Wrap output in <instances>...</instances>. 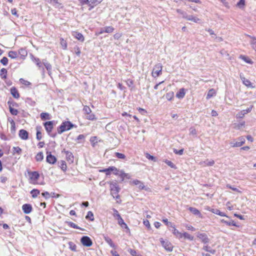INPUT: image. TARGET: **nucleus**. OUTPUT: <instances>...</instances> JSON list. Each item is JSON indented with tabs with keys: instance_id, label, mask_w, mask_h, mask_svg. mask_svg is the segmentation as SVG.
Instances as JSON below:
<instances>
[{
	"instance_id": "nucleus-1",
	"label": "nucleus",
	"mask_w": 256,
	"mask_h": 256,
	"mask_svg": "<svg viewBox=\"0 0 256 256\" xmlns=\"http://www.w3.org/2000/svg\"><path fill=\"white\" fill-rule=\"evenodd\" d=\"M76 128V126L72 124L70 121L63 122L62 124L58 128V134H62V132L70 130L72 128Z\"/></svg>"
},
{
	"instance_id": "nucleus-2",
	"label": "nucleus",
	"mask_w": 256,
	"mask_h": 256,
	"mask_svg": "<svg viewBox=\"0 0 256 256\" xmlns=\"http://www.w3.org/2000/svg\"><path fill=\"white\" fill-rule=\"evenodd\" d=\"M110 192L114 198L118 199L120 196L118 194L120 188L116 182H112L110 184Z\"/></svg>"
},
{
	"instance_id": "nucleus-3",
	"label": "nucleus",
	"mask_w": 256,
	"mask_h": 256,
	"mask_svg": "<svg viewBox=\"0 0 256 256\" xmlns=\"http://www.w3.org/2000/svg\"><path fill=\"white\" fill-rule=\"evenodd\" d=\"M162 66L161 64L158 63L156 64L153 68L152 76L154 78L158 77L162 74Z\"/></svg>"
},
{
	"instance_id": "nucleus-4",
	"label": "nucleus",
	"mask_w": 256,
	"mask_h": 256,
	"mask_svg": "<svg viewBox=\"0 0 256 256\" xmlns=\"http://www.w3.org/2000/svg\"><path fill=\"white\" fill-rule=\"evenodd\" d=\"M245 138L243 136L240 137L238 138V141L236 142H231L230 144L232 147H240L244 144L245 142Z\"/></svg>"
},
{
	"instance_id": "nucleus-5",
	"label": "nucleus",
	"mask_w": 256,
	"mask_h": 256,
	"mask_svg": "<svg viewBox=\"0 0 256 256\" xmlns=\"http://www.w3.org/2000/svg\"><path fill=\"white\" fill-rule=\"evenodd\" d=\"M82 244L86 246L89 247L92 244V242L90 237L88 236H83L80 239Z\"/></svg>"
},
{
	"instance_id": "nucleus-6",
	"label": "nucleus",
	"mask_w": 256,
	"mask_h": 256,
	"mask_svg": "<svg viewBox=\"0 0 256 256\" xmlns=\"http://www.w3.org/2000/svg\"><path fill=\"white\" fill-rule=\"evenodd\" d=\"M197 237L200 239L201 242L204 244H208L210 242V239L206 233L198 232Z\"/></svg>"
},
{
	"instance_id": "nucleus-7",
	"label": "nucleus",
	"mask_w": 256,
	"mask_h": 256,
	"mask_svg": "<svg viewBox=\"0 0 256 256\" xmlns=\"http://www.w3.org/2000/svg\"><path fill=\"white\" fill-rule=\"evenodd\" d=\"M44 126L48 134L50 135L54 128V121L46 122L44 123Z\"/></svg>"
},
{
	"instance_id": "nucleus-8",
	"label": "nucleus",
	"mask_w": 256,
	"mask_h": 256,
	"mask_svg": "<svg viewBox=\"0 0 256 256\" xmlns=\"http://www.w3.org/2000/svg\"><path fill=\"white\" fill-rule=\"evenodd\" d=\"M160 242L162 246L168 252H172L173 249V246L172 244L168 241L164 240L162 239L160 240Z\"/></svg>"
},
{
	"instance_id": "nucleus-9",
	"label": "nucleus",
	"mask_w": 256,
	"mask_h": 256,
	"mask_svg": "<svg viewBox=\"0 0 256 256\" xmlns=\"http://www.w3.org/2000/svg\"><path fill=\"white\" fill-rule=\"evenodd\" d=\"M62 152H64L66 154V160L69 163L71 164L74 162V157L72 152L66 150L65 149L62 150Z\"/></svg>"
},
{
	"instance_id": "nucleus-10",
	"label": "nucleus",
	"mask_w": 256,
	"mask_h": 256,
	"mask_svg": "<svg viewBox=\"0 0 256 256\" xmlns=\"http://www.w3.org/2000/svg\"><path fill=\"white\" fill-rule=\"evenodd\" d=\"M47 156L46 161L50 164H54L56 162V158L51 154L50 152H46Z\"/></svg>"
},
{
	"instance_id": "nucleus-11",
	"label": "nucleus",
	"mask_w": 256,
	"mask_h": 256,
	"mask_svg": "<svg viewBox=\"0 0 256 256\" xmlns=\"http://www.w3.org/2000/svg\"><path fill=\"white\" fill-rule=\"evenodd\" d=\"M252 108H253V106H251L250 108H248L247 109L240 111V112L237 114L236 116V118H242L246 114L252 111Z\"/></svg>"
},
{
	"instance_id": "nucleus-12",
	"label": "nucleus",
	"mask_w": 256,
	"mask_h": 256,
	"mask_svg": "<svg viewBox=\"0 0 256 256\" xmlns=\"http://www.w3.org/2000/svg\"><path fill=\"white\" fill-rule=\"evenodd\" d=\"M22 210L25 214H29L32 212V208L31 204H26L22 205Z\"/></svg>"
},
{
	"instance_id": "nucleus-13",
	"label": "nucleus",
	"mask_w": 256,
	"mask_h": 256,
	"mask_svg": "<svg viewBox=\"0 0 256 256\" xmlns=\"http://www.w3.org/2000/svg\"><path fill=\"white\" fill-rule=\"evenodd\" d=\"M18 135L20 138L24 140H26L28 138V132L23 129L19 131Z\"/></svg>"
},
{
	"instance_id": "nucleus-14",
	"label": "nucleus",
	"mask_w": 256,
	"mask_h": 256,
	"mask_svg": "<svg viewBox=\"0 0 256 256\" xmlns=\"http://www.w3.org/2000/svg\"><path fill=\"white\" fill-rule=\"evenodd\" d=\"M114 214L113 216L118 220V224L122 223V221L124 220L118 211L115 209L113 208Z\"/></svg>"
},
{
	"instance_id": "nucleus-15",
	"label": "nucleus",
	"mask_w": 256,
	"mask_h": 256,
	"mask_svg": "<svg viewBox=\"0 0 256 256\" xmlns=\"http://www.w3.org/2000/svg\"><path fill=\"white\" fill-rule=\"evenodd\" d=\"M132 183L134 185L138 186V188L140 190L145 189V186H144V183L140 180H135L132 182Z\"/></svg>"
},
{
	"instance_id": "nucleus-16",
	"label": "nucleus",
	"mask_w": 256,
	"mask_h": 256,
	"mask_svg": "<svg viewBox=\"0 0 256 256\" xmlns=\"http://www.w3.org/2000/svg\"><path fill=\"white\" fill-rule=\"evenodd\" d=\"M29 174L30 175V178L34 181L37 180L40 177L38 172L36 171L29 172Z\"/></svg>"
},
{
	"instance_id": "nucleus-17",
	"label": "nucleus",
	"mask_w": 256,
	"mask_h": 256,
	"mask_svg": "<svg viewBox=\"0 0 256 256\" xmlns=\"http://www.w3.org/2000/svg\"><path fill=\"white\" fill-rule=\"evenodd\" d=\"M10 94L12 96L16 98H20V94L17 89L15 87H12L10 88Z\"/></svg>"
},
{
	"instance_id": "nucleus-18",
	"label": "nucleus",
	"mask_w": 256,
	"mask_h": 256,
	"mask_svg": "<svg viewBox=\"0 0 256 256\" xmlns=\"http://www.w3.org/2000/svg\"><path fill=\"white\" fill-rule=\"evenodd\" d=\"M188 210H190V211L191 212H192L194 215L198 216L199 218H202V214H200V212L197 208H195L190 207L188 208Z\"/></svg>"
},
{
	"instance_id": "nucleus-19",
	"label": "nucleus",
	"mask_w": 256,
	"mask_h": 256,
	"mask_svg": "<svg viewBox=\"0 0 256 256\" xmlns=\"http://www.w3.org/2000/svg\"><path fill=\"white\" fill-rule=\"evenodd\" d=\"M104 240L109 244V246L114 248H116V246L114 244L113 242L112 239L108 237V236H104Z\"/></svg>"
},
{
	"instance_id": "nucleus-20",
	"label": "nucleus",
	"mask_w": 256,
	"mask_h": 256,
	"mask_svg": "<svg viewBox=\"0 0 256 256\" xmlns=\"http://www.w3.org/2000/svg\"><path fill=\"white\" fill-rule=\"evenodd\" d=\"M210 211L212 212L214 214H218L219 216H226L228 217L224 212H221L220 210L216 208H212L210 210H209Z\"/></svg>"
},
{
	"instance_id": "nucleus-21",
	"label": "nucleus",
	"mask_w": 256,
	"mask_h": 256,
	"mask_svg": "<svg viewBox=\"0 0 256 256\" xmlns=\"http://www.w3.org/2000/svg\"><path fill=\"white\" fill-rule=\"evenodd\" d=\"M102 0H90V4H89V6L90 8H89V10H91L95 6L100 4Z\"/></svg>"
},
{
	"instance_id": "nucleus-22",
	"label": "nucleus",
	"mask_w": 256,
	"mask_h": 256,
	"mask_svg": "<svg viewBox=\"0 0 256 256\" xmlns=\"http://www.w3.org/2000/svg\"><path fill=\"white\" fill-rule=\"evenodd\" d=\"M185 90L184 88H180L176 94V96L178 98H182L185 96Z\"/></svg>"
},
{
	"instance_id": "nucleus-23",
	"label": "nucleus",
	"mask_w": 256,
	"mask_h": 256,
	"mask_svg": "<svg viewBox=\"0 0 256 256\" xmlns=\"http://www.w3.org/2000/svg\"><path fill=\"white\" fill-rule=\"evenodd\" d=\"M73 36H74L76 38H77L80 42H84V36L80 32H74L73 34Z\"/></svg>"
},
{
	"instance_id": "nucleus-24",
	"label": "nucleus",
	"mask_w": 256,
	"mask_h": 256,
	"mask_svg": "<svg viewBox=\"0 0 256 256\" xmlns=\"http://www.w3.org/2000/svg\"><path fill=\"white\" fill-rule=\"evenodd\" d=\"M41 129H42V127L40 126H37L36 127V138L38 140H40L42 138V132H40Z\"/></svg>"
},
{
	"instance_id": "nucleus-25",
	"label": "nucleus",
	"mask_w": 256,
	"mask_h": 256,
	"mask_svg": "<svg viewBox=\"0 0 256 256\" xmlns=\"http://www.w3.org/2000/svg\"><path fill=\"white\" fill-rule=\"evenodd\" d=\"M216 95V92L214 88H211L208 91V92L207 94L206 98L207 100H209L212 97Z\"/></svg>"
},
{
	"instance_id": "nucleus-26",
	"label": "nucleus",
	"mask_w": 256,
	"mask_h": 256,
	"mask_svg": "<svg viewBox=\"0 0 256 256\" xmlns=\"http://www.w3.org/2000/svg\"><path fill=\"white\" fill-rule=\"evenodd\" d=\"M115 168H114V166H110L107 168L103 169L102 170H100V172H105L106 175H110V172L113 171Z\"/></svg>"
},
{
	"instance_id": "nucleus-27",
	"label": "nucleus",
	"mask_w": 256,
	"mask_h": 256,
	"mask_svg": "<svg viewBox=\"0 0 256 256\" xmlns=\"http://www.w3.org/2000/svg\"><path fill=\"white\" fill-rule=\"evenodd\" d=\"M186 20L192 21L194 22H198L200 21V19L192 15H188V16L186 17Z\"/></svg>"
},
{
	"instance_id": "nucleus-28",
	"label": "nucleus",
	"mask_w": 256,
	"mask_h": 256,
	"mask_svg": "<svg viewBox=\"0 0 256 256\" xmlns=\"http://www.w3.org/2000/svg\"><path fill=\"white\" fill-rule=\"evenodd\" d=\"M202 249L206 252H209L212 254H214L216 252V250H213L208 245L204 246L202 248Z\"/></svg>"
},
{
	"instance_id": "nucleus-29",
	"label": "nucleus",
	"mask_w": 256,
	"mask_h": 256,
	"mask_svg": "<svg viewBox=\"0 0 256 256\" xmlns=\"http://www.w3.org/2000/svg\"><path fill=\"white\" fill-rule=\"evenodd\" d=\"M221 222L225 224H226L227 226H236V224L232 220L228 221V220L222 219L221 220Z\"/></svg>"
},
{
	"instance_id": "nucleus-30",
	"label": "nucleus",
	"mask_w": 256,
	"mask_h": 256,
	"mask_svg": "<svg viewBox=\"0 0 256 256\" xmlns=\"http://www.w3.org/2000/svg\"><path fill=\"white\" fill-rule=\"evenodd\" d=\"M7 72V70L4 68L0 70V76L2 79H6V78Z\"/></svg>"
},
{
	"instance_id": "nucleus-31",
	"label": "nucleus",
	"mask_w": 256,
	"mask_h": 256,
	"mask_svg": "<svg viewBox=\"0 0 256 256\" xmlns=\"http://www.w3.org/2000/svg\"><path fill=\"white\" fill-rule=\"evenodd\" d=\"M241 78L242 80L243 84L245 86H246L248 87L254 88V86H252L251 82L248 80L246 79L245 78Z\"/></svg>"
},
{
	"instance_id": "nucleus-32",
	"label": "nucleus",
	"mask_w": 256,
	"mask_h": 256,
	"mask_svg": "<svg viewBox=\"0 0 256 256\" xmlns=\"http://www.w3.org/2000/svg\"><path fill=\"white\" fill-rule=\"evenodd\" d=\"M40 118L42 120H50V114L48 112H42L40 115Z\"/></svg>"
},
{
	"instance_id": "nucleus-33",
	"label": "nucleus",
	"mask_w": 256,
	"mask_h": 256,
	"mask_svg": "<svg viewBox=\"0 0 256 256\" xmlns=\"http://www.w3.org/2000/svg\"><path fill=\"white\" fill-rule=\"evenodd\" d=\"M9 122H10L11 126H10V130L12 133H14L16 132V124L14 120L12 119H8Z\"/></svg>"
},
{
	"instance_id": "nucleus-34",
	"label": "nucleus",
	"mask_w": 256,
	"mask_h": 256,
	"mask_svg": "<svg viewBox=\"0 0 256 256\" xmlns=\"http://www.w3.org/2000/svg\"><path fill=\"white\" fill-rule=\"evenodd\" d=\"M120 176L122 178V181H123L125 178L128 179L130 178V176L128 174L124 172L122 170H121V172H120Z\"/></svg>"
},
{
	"instance_id": "nucleus-35",
	"label": "nucleus",
	"mask_w": 256,
	"mask_h": 256,
	"mask_svg": "<svg viewBox=\"0 0 256 256\" xmlns=\"http://www.w3.org/2000/svg\"><path fill=\"white\" fill-rule=\"evenodd\" d=\"M30 194L33 198H36L40 194V191L38 189H33L30 191Z\"/></svg>"
},
{
	"instance_id": "nucleus-36",
	"label": "nucleus",
	"mask_w": 256,
	"mask_h": 256,
	"mask_svg": "<svg viewBox=\"0 0 256 256\" xmlns=\"http://www.w3.org/2000/svg\"><path fill=\"white\" fill-rule=\"evenodd\" d=\"M52 6H54L55 8H62V6L61 3H60L58 2V0H54L52 4Z\"/></svg>"
},
{
	"instance_id": "nucleus-37",
	"label": "nucleus",
	"mask_w": 256,
	"mask_h": 256,
	"mask_svg": "<svg viewBox=\"0 0 256 256\" xmlns=\"http://www.w3.org/2000/svg\"><path fill=\"white\" fill-rule=\"evenodd\" d=\"M43 64L46 68V70H48V72H50L52 70V65L50 63H48L46 60H43Z\"/></svg>"
},
{
	"instance_id": "nucleus-38",
	"label": "nucleus",
	"mask_w": 256,
	"mask_h": 256,
	"mask_svg": "<svg viewBox=\"0 0 256 256\" xmlns=\"http://www.w3.org/2000/svg\"><path fill=\"white\" fill-rule=\"evenodd\" d=\"M34 58V62H36V66H38L39 68L44 70V68L42 66V63L40 62V59L36 58Z\"/></svg>"
},
{
	"instance_id": "nucleus-39",
	"label": "nucleus",
	"mask_w": 256,
	"mask_h": 256,
	"mask_svg": "<svg viewBox=\"0 0 256 256\" xmlns=\"http://www.w3.org/2000/svg\"><path fill=\"white\" fill-rule=\"evenodd\" d=\"M173 234L178 238H182V233L180 232L178 230L174 227Z\"/></svg>"
},
{
	"instance_id": "nucleus-40",
	"label": "nucleus",
	"mask_w": 256,
	"mask_h": 256,
	"mask_svg": "<svg viewBox=\"0 0 256 256\" xmlns=\"http://www.w3.org/2000/svg\"><path fill=\"white\" fill-rule=\"evenodd\" d=\"M44 159V154L42 152H38L36 156V160L37 162H41Z\"/></svg>"
},
{
	"instance_id": "nucleus-41",
	"label": "nucleus",
	"mask_w": 256,
	"mask_h": 256,
	"mask_svg": "<svg viewBox=\"0 0 256 256\" xmlns=\"http://www.w3.org/2000/svg\"><path fill=\"white\" fill-rule=\"evenodd\" d=\"M184 237L185 238L188 239L190 240H194V236H191L190 234L186 232H184L182 233V237Z\"/></svg>"
},
{
	"instance_id": "nucleus-42",
	"label": "nucleus",
	"mask_w": 256,
	"mask_h": 256,
	"mask_svg": "<svg viewBox=\"0 0 256 256\" xmlns=\"http://www.w3.org/2000/svg\"><path fill=\"white\" fill-rule=\"evenodd\" d=\"M9 109L10 112L14 116H16L18 114V111L17 110L14 108H12L10 104L9 105Z\"/></svg>"
},
{
	"instance_id": "nucleus-43",
	"label": "nucleus",
	"mask_w": 256,
	"mask_h": 256,
	"mask_svg": "<svg viewBox=\"0 0 256 256\" xmlns=\"http://www.w3.org/2000/svg\"><path fill=\"white\" fill-rule=\"evenodd\" d=\"M86 118V119L91 120H96V118L95 117L94 114L92 112L90 113V114H87Z\"/></svg>"
},
{
	"instance_id": "nucleus-44",
	"label": "nucleus",
	"mask_w": 256,
	"mask_h": 256,
	"mask_svg": "<svg viewBox=\"0 0 256 256\" xmlns=\"http://www.w3.org/2000/svg\"><path fill=\"white\" fill-rule=\"evenodd\" d=\"M86 219H89L92 221L94 220L93 213L91 211L88 212L87 215L86 216Z\"/></svg>"
},
{
	"instance_id": "nucleus-45",
	"label": "nucleus",
	"mask_w": 256,
	"mask_h": 256,
	"mask_svg": "<svg viewBox=\"0 0 256 256\" xmlns=\"http://www.w3.org/2000/svg\"><path fill=\"white\" fill-rule=\"evenodd\" d=\"M18 53L24 58L28 54L26 50L24 48L20 49L18 50Z\"/></svg>"
},
{
	"instance_id": "nucleus-46",
	"label": "nucleus",
	"mask_w": 256,
	"mask_h": 256,
	"mask_svg": "<svg viewBox=\"0 0 256 256\" xmlns=\"http://www.w3.org/2000/svg\"><path fill=\"white\" fill-rule=\"evenodd\" d=\"M240 58L241 59H242V60H244V62H246V63L248 64H252V61L251 60H250V58H248V57L244 56H242L241 55L240 56Z\"/></svg>"
},
{
	"instance_id": "nucleus-47",
	"label": "nucleus",
	"mask_w": 256,
	"mask_h": 256,
	"mask_svg": "<svg viewBox=\"0 0 256 256\" xmlns=\"http://www.w3.org/2000/svg\"><path fill=\"white\" fill-rule=\"evenodd\" d=\"M245 6V0H240V1L236 4V6L240 8H242Z\"/></svg>"
},
{
	"instance_id": "nucleus-48",
	"label": "nucleus",
	"mask_w": 256,
	"mask_h": 256,
	"mask_svg": "<svg viewBox=\"0 0 256 256\" xmlns=\"http://www.w3.org/2000/svg\"><path fill=\"white\" fill-rule=\"evenodd\" d=\"M13 154H20L22 152V149L18 146L13 147Z\"/></svg>"
},
{
	"instance_id": "nucleus-49",
	"label": "nucleus",
	"mask_w": 256,
	"mask_h": 256,
	"mask_svg": "<svg viewBox=\"0 0 256 256\" xmlns=\"http://www.w3.org/2000/svg\"><path fill=\"white\" fill-rule=\"evenodd\" d=\"M8 56L12 58H15L17 57V52L14 51H10L8 52Z\"/></svg>"
},
{
	"instance_id": "nucleus-50",
	"label": "nucleus",
	"mask_w": 256,
	"mask_h": 256,
	"mask_svg": "<svg viewBox=\"0 0 256 256\" xmlns=\"http://www.w3.org/2000/svg\"><path fill=\"white\" fill-rule=\"evenodd\" d=\"M164 162L166 164H168L171 168H173L174 169L176 168V165L173 162H172L171 161L168 160H166Z\"/></svg>"
},
{
	"instance_id": "nucleus-51",
	"label": "nucleus",
	"mask_w": 256,
	"mask_h": 256,
	"mask_svg": "<svg viewBox=\"0 0 256 256\" xmlns=\"http://www.w3.org/2000/svg\"><path fill=\"white\" fill-rule=\"evenodd\" d=\"M114 30V28L112 26H105L104 31L106 33H111Z\"/></svg>"
},
{
	"instance_id": "nucleus-52",
	"label": "nucleus",
	"mask_w": 256,
	"mask_h": 256,
	"mask_svg": "<svg viewBox=\"0 0 256 256\" xmlns=\"http://www.w3.org/2000/svg\"><path fill=\"white\" fill-rule=\"evenodd\" d=\"M115 156H116V158H118L119 159L124 160L126 158V156L124 154L118 152H116L115 153Z\"/></svg>"
},
{
	"instance_id": "nucleus-53",
	"label": "nucleus",
	"mask_w": 256,
	"mask_h": 256,
	"mask_svg": "<svg viewBox=\"0 0 256 256\" xmlns=\"http://www.w3.org/2000/svg\"><path fill=\"white\" fill-rule=\"evenodd\" d=\"M66 223L71 228H76V229H80V228L79 226H78L76 224H75L74 223L72 222H67Z\"/></svg>"
},
{
	"instance_id": "nucleus-54",
	"label": "nucleus",
	"mask_w": 256,
	"mask_h": 256,
	"mask_svg": "<svg viewBox=\"0 0 256 256\" xmlns=\"http://www.w3.org/2000/svg\"><path fill=\"white\" fill-rule=\"evenodd\" d=\"M60 167L61 169L64 172H65L66 170L67 166L64 161H61Z\"/></svg>"
},
{
	"instance_id": "nucleus-55",
	"label": "nucleus",
	"mask_w": 256,
	"mask_h": 256,
	"mask_svg": "<svg viewBox=\"0 0 256 256\" xmlns=\"http://www.w3.org/2000/svg\"><path fill=\"white\" fill-rule=\"evenodd\" d=\"M146 157L149 160H151L154 162H156V157H154L152 156H151L150 154L148 153L146 154Z\"/></svg>"
},
{
	"instance_id": "nucleus-56",
	"label": "nucleus",
	"mask_w": 256,
	"mask_h": 256,
	"mask_svg": "<svg viewBox=\"0 0 256 256\" xmlns=\"http://www.w3.org/2000/svg\"><path fill=\"white\" fill-rule=\"evenodd\" d=\"M83 110L84 111V113L87 114H90V113L92 112L91 109L90 108L87 106H85L84 107Z\"/></svg>"
},
{
	"instance_id": "nucleus-57",
	"label": "nucleus",
	"mask_w": 256,
	"mask_h": 256,
	"mask_svg": "<svg viewBox=\"0 0 256 256\" xmlns=\"http://www.w3.org/2000/svg\"><path fill=\"white\" fill-rule=\"evenodd\" d=\"M204 162L206 166H212L214 164V160H206Z\"/></svg>"
},
{
	"instance_id": "nucleus-58",
	"label": "nucleus",
	"mask_w": 256,
	"mask_h": 256,
	"mask_svg": "<svg viewBox=\"0 0 256 256\" xmlns=\"http://www.w3.org/2000/svg\"><path fill=\"white\" fill-rule=\"evenodd\" d=\"M20 81L22 84H23L25 86H29L31 84V83L30 82H29L27 80H26L22 78L20 79Z\"/></svg>"
},
{
	"instance_id": "nucleus-59",
	"label": "nucleus",
	"mask_w": 256,
	"mask_h": 256,
	"mask_svg": "<svg viewBox=\"0 0 256 256\" xmlns=\"http://www.w3.org/2000/svg\"><path fill=\"white\" fill-rule=\"evenodd\" d=\"M0 62L3 65L6 66L8 63V59L6 57H3Z\"/></svg>"
},
{
	"instance_id": "nucleus-60",
	"label": "nucleus",
	"mask_w": 256,
	"mask_h": 256,
	"mask_svg": "<svg viewBox=\"0 0 256 256\" xmlns=\"http://www.w3.org/2000/svg\"><path fill=\"white\" fill-rule=\"evenodd\" d=\"M174 152L176 154H178V155H182L184 153V149L182 148L180 150H177L176 148L174 149Z\"/></svg>"
},
{
	"instance_id": "nucleus-61",
	"label": "nucleus",
	"mask_w": 256,
	"mask_h": 256,
	"mask_svg": "<svg viewBox=\"0 0 256 256\" xmlns=\"http://www.w3.org/2000/svg\"><path fill=\"white\" fill-rule=\"evenodd\" d=\"M173 92H168L166 94V98L168 100H170L173 98Z\"/></svg>"
},
{
	"instance_id": "nucleus-62",
	"label": "nucleus",
	"mask_w": 256,
	"mask_h": 256,
	"mask_svg": "<svg viewBox=\"0 0 256 256\" xmlns=\"http://www.w3.org/2000/svg\"><path fill=\"white\" fill-rule=\"evenodd\" d=\"M42 195L46 199H48L50 196V194L48 192H45L42 194Z\"/></svg>"
},
{
	"instance_id": "nucleus-63",
	"label": "nucleus",
	"mask_w": 256,
	"mask_h": 256,
	"mask_svg": "<svg viewBox=\"0 0 256 256\" xmlns=\"http://www.w3.org/2000/svg\"><path fill=\"white\" fill-rule=\"evenodd\" d=\"M69 245H70V248L72 250L76 251V246L75 244H74L72 242H69Z\"/></svg>"
},
{
	"instance_id": "nucleus-64",
	"label": "nucleus",
	"mask_w": 256,
	"mask_h": 256,
	"mask_svg": "<svg viewBox=\"0 0 256 256\" xmlns=\"http://www.w3.org/2000/svg\"><path fill=\"white\" fill-rule=\"evenodd\" d=\"M74 48V50H75V52H76V54L78 56H80V48L78 46H76V47Z\"/></svg>"
}]
</instances>
